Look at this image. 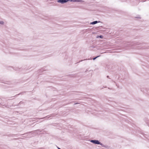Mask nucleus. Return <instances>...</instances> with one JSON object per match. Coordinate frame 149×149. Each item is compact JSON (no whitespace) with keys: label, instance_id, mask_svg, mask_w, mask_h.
I'll return each mask as SVG.
<instances>
[{"label":"nucleus","instance_id":"1","mask_svg":"<svg viewBox=\"0 0 149 149\" xmlns=\"http://www.w3.org/2000/svg\"><path fill=\"white\" fill-rule=\"evenodd\" d=\"M90 141L91 142L94 144L100 145H101L102 147H107L106 146L104 145L103 144L100 142V141L98 140H91Z\"/></svg>","mask_w":149,"mask_h":149},{"label":"nucleus","instance_id":"2","mask_svg":"<svg viewBox=\"0 0 149 149\" xmlns=\"http://www.w3.org/2000/svg\"><path fill=\"white\" fill-rule=\"evenodd\" d=\"M34 132V131H32L31 132H28L27 133H26L21 134V135L23 136L22 137H31V136L30 134H29L30 133H32L33 134Z\"/></svg>","mask_w":149,"mask_h":149},{"label":"nucleus","instance_id":"3","mask_svg":"<svg viewBox=\"0 0 149 149\" xmlns=\"http://www.w3.org/2000/svg\"><path fill=\"white\" fill-rule=\"evenodd\" d=\"M69 0H57V2L61 4H63L69 1Z\"/></svg>","mask_w":149,"mask_h":149},{"label":"nucleus","instance_id":"4","mask_svg":"<svg viewBox=\"0 0 149 149\" xmlns=\"http://www.w3.org/2000/svg\"><path fill=\"white\" fill-rule=\"evenodd\" d=\"M100 22V21H93L92 22H91L90 23V24H92V25H94V24H96L97 23H98Z\"/></svg>","mask_w":149,"mask_h":149},{"label":"nucleus","instance_id":"5","mask_svg":"<svg viewBox=\"0 0 149 149\" xmlns=\"http://www.w3.org/2000/svg\"><path fill=\"white\" fill-rule=\"evenodd\" d=\"M69 1L73 2H81V1L82 0H69Z\"/></svg>","mask_w":149,"mask_h":149},{"label":"nucleus","instance_id":"6","mask_svg":"<svg viewBox=\"0 0 149 149\" xmlns=\"http://www.w3.org/2000/svg\"><path fill=\"white\" fill-rule=\"evenodd\" d=\"M97 38H100V39H102L103 38V36L102 35L98 36H97Z\"/></svg>","mask_w":149,"mask_h":149},{"label":"nucleus","instance_id":"7","mask_svg":"<svg viewBox=\"0 0 149 149\" xmlns=\"http://www.w3.org/2000/svg\"><path fill=\"white\" fill-rule=\"evenodd\" d=\"M26 92H22L20 93H19L16 95L15 96H17L18 95H23L24 93H25Z\"/></svg>","mask_w":149,"mask_h":149},{"label":"nucleus","instance_id":"8","mask_svg":"<svg viewBox=\"0 0 149 149\" xmlns=\"http://www.w3.org/2000/svg\"><path fill=\"white\" fill-rule=\"evenodd\" d=\"M2 82L3 83L6 84H10L9 83H10V81H2Z\"/></svg>","mask_w":149,"mask_h":149},{"label":"nucleus","instance_id":"9","mask_svg":"<svg viewBox=\"0 0 149 149\" xmlns=\"http://www.w3.org/2000/svg\"><path fill=\"white\" fill-rule=\"evenodd\" d=\"M50 116H47L46 117H45L42 118H45V119H48L50 118Z\"/></svg>","mask_w":149,"mask_h":149},{"label":"nucleus","instance_id":"10","mask_svg":"<svg viewBox=\"0 0 149 149\" xmlns=\"http://www.w3.org/2000/svg\"><path fill=\"white\" fill-rule=\"evenodd\" d=\"M146 123L148 125L149 127V120H147V121L146 122Z\"/></svg>","mask_w":149,"mask_h":149},{"label":"nucleus","instance_id":"11","mask_svg":"<svg viewBox=\"0 0 149 149\" xmlns=\"http://www.w3.org/2000/svg\"><path fill=\"white\" fill-rule=\"evenodd\" d=\"M4 24V22L3 21H0V24H1V25H3V24Z\"/></svg>","mask_w":149,"mask_h":149},{"label":"nucleus","instance_id":"12","mask_svg":"<svg viewBox=\"0 0 149 149\" xmlns=\"http://www.w3.org/2000/svg\"><path fill=\"white\" fill-rule=\"evenodd\" d=\"M96 56V57H95L93 58V60H95V59L97 58L98 57H99V56Z\"/></svg>","mask_w":149,"mask_h":149},{"label":"nucleus","instance_id":"13","mask_svg":"<svg viewBox=\"0 0 149 149\" xmlns=\"http://www.w3.org/2000/svg\"><path fill=\"white\" fill-rule=\"evenodd\" d=\"M24 103L22 101H20L19 104L17 105V106H18L19 104H23Z\"/></svg>","mask_w":149,"mask_h":149},{"label":"nucleus","instance_id":"14","mask_svg":"<svg viewBox=\"0 0 149 149\" xmlns=\"http://www.w3.org/2000/svg\"><path fill=\"white\" fill-rule=\"evenodd\" d=\"M135 18H138V19H141V17H140L139 15H138L137 17H135Z\"/></svg>","mask_w":149,"mask_h":149},{"label":"nucleus","instance_id":"15","mask_svg":"<svg viewBox=\"0 0 149 149\" xmlns=\"http://www.w3.org/2000/svg\"><path fill=\"white\" fill-rule=\"evenodd\" d=\"M87 60V59H84V60H81L80 61H79V62H80L82 61H83L84 60Z\"/></svg>","mask_w":149,"mask_h":149},{"label":"nucleus","instance_id":"16","mask_svg":"<svg viewBox=\"0 0 149 149\" xmlns=\"http://www.w3.org/2000/svg\"><path fill=\"white\" fill-rule=\"evenodd\" d=\"M35 131H36V132H40L41 131H40V130L38 129V130H35Z\"/></svg>","mask_w":149,"mask_h":149},{"label":"nucleus","instance_id":"17","mask_svg":"<svg viewBox=\"0 0 149 149\" xmlns=\"http://www.w3.org/2000/svg\"><path fill=\"white\" fill-rule=\"evenodd\" d=\"M74 105H75L76 104H79V103L78 102H74Z\"/></svg>","mask_w":149,"mask_h":149},{"label":"nucleus","instance_id":"18","mask_svg":"<svg viewBox=\"0 0 149 149\" xmlns=\"http://www.w3.org/2000/svg\"><path fill=\"white\" fill-rule=\"evenodd\" d=\"M107 78H109V76L108 75L107 76Z\"/></svg>","mask_w":149,"mask_h":149},{"label":"nucleus","instance_id":"19","mask_svg":"<svg viewBox=\"0 0 149 149\" xmlns=\"http://www.w3.org/2000/svg\"><path fill=\"white\" fill-rule=\"evenodd\" d=\"M57 148L58 149H61V148H59L58 147H57Z\"/></svg>","mask_w":149,"mask_h":149},{"label":"nucleus","instance_id":"20","mask_svg":"<svg viewBox=\"0 0 149 149\" xmlns=\"http://www.w3.org/2000/svg\"><path fill=\"white\" fill-rule=\"evenodd\" d=\"M112 81L113 82H114L115 83H116L115 82V81H113V80H112Z\"/></svg>","mask_w":149,"mask_h":149},{"label":"nucleus","instance_id":"21","mask_svg":"<svg viewBox=\"0 0 149 149\" xmlns=\"http://www.w3.org/2000/svg\"><path fill=\"white\" fill-rule=\"evenodd\" d=\"M75 77V75L72 76V77Z\"/></svg>","mask_w":149,"mask_h":149},{"label":"nucleus","instance_id":"22","mask_svg":"<svg viewBox=\"0 0 149 149\" xmlns=\"http://www.w3.org/2000/svg\"><path fill=\"white\" fill-rule=\"evenodd\" d=\"M6 48H8V47H7V46H6Z\"/></svg>","mask_w":149,"mask_h":149},{"label":"nucleus","instance_id":"23","mask_svg":"<svg viewBox=\"0 0 149 149\" xmlns=\"http://www.w3.org/2000/svg\"><path fill=\"white\" fill-rule=\"evenodd\" d=\"M146 137V138H147L148 139H149L148 138V137Z\"/></svg>","mask_w":149,"mask_h":149},{"label":"nucleus","instance_id":"24","mask_svg":"<svg viewBox=\"0 0 149 149\" xmlns=\"http://www.w3.org/2000/svg\"><path fill=\"white\" fill-rule=\"evenodd\" d=\"M94 47L93 46V47H92V48H93V47Z\"/></svg>","mask_w":149,"mask_h":149},{"label":"nucleus","instance_id":"25","mask_svg":"<svg viewBox=\"0 0 149 149\" xmlns=\"http://www.w3.org/2000/svg\"><path fill=\"white\" fill-rule=\"evenodd\" d=\"M5 107H7L6 105V106H5Z\"/></svg>","mask_w":149,"mask_h":149}]
</instances>
